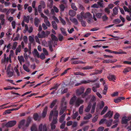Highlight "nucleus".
I'll list each match as a JSON object with an SVG mask.
<instances>
[{
  "label": "nucleus",
  "instance_id": "1",
  "mask_svg": "<svg viewBox=\"0 0 131 131\" xmlns=\"http://www.w3.org/2000/svg\"><path fill=\"white\" fill-rule=\"evenodd\" d=\"M84 102L83 100L79 98L77 100V97L76 96H74L70 99V105H73L74 102L75 103V106L76 107H79L80 104H82Z\"/></svg>",
  "mask_w": 131,
  "mask_h": 131
},
{
  "label": "nucleus",
  "instance_id": "2",
  "mask_svg": "<svg viewBox=\"0 0 131 131\" xmlns=\"http://www.w3.org/2000/svg\"><path fill=\"white\" fill-rule=\"evenodd\" d=\"M16 121H11L8 122L5 125L7 127H11L15 125L16 124Z\"/></svg>",
  "mask_w": 131,
  "mask_h": 131
},
{
  "label": "nucleus",
  "instance_id": "3",
  "mask_svg": "<svg viewBox=\"0 0 131 131\" xmlns=\"http://www.w3.org/2000/svg\"><path fill=\"white\" fill-rule=\"evenodd\" d=\"M42 131H47V128L45 124L43 126L42 124H40L38 128V131H42Z\"/></svg>",
  "mask_w": 131,
  "mask_h": 131
},
{
  "label": "nucleus",
  "instance_id": "4",
  "mask_svg": "<svg viewBox=\"0 0 131 131\" xmlns=\"http://www.w3.org/2000/svg\"><path fill=\"white\" fill-rule=\"evenodd\" d=\"M85 89L84 87H82L76 91V93L79 95H80L83 93Z\"/></svg>",
  "mask_w": 131,
  "mask_h": 131
},
{
  "label": "nucleus",
  "instance_id": "5",
  "mask_svg": "<svg viewBox=\"0 0 131 131\" xmlns=\"http://www.w3.org/2000/svg\"><path fill=\"white\" fill-rule=\"evenodd\" d=\"M113 111H109L103 117L104 118L108 117L109 118H111L113 115Z\"/></svg>",
  "mask_w": 131,
  "mask_h": 131
},
{
  "label": "nucleus",
  "instance_id": "6",
  "mask_svg": "<svg viewBox=\"0 0 131 131\" xmlns=\"http://www.w3.org/2000/svg\"><path fill=\"white\" fill-rule=\"evenodd\" d=\"M81 15H82L83 18H86L89 17H91V15L89 13H87L84 14L83 12H82L81 13Z\"/></svg>",
  "mask_w": 131,
  "mask_h": 131
},
{
  "label": "nucleus",
  "instance_id": "7",
  "mask_svg": "<svg viewBox=\"0 0 131 131\" xmlns=\"http://www.w3.org/2000/svg\"><path fill=\"white\" fill-rule=\"evenodd\" d=\"M38 36L40 38H45L46 36V35L45 32L43 31H42L41 34L39 33L38 34Z\"/></svg>",
  "mask_w": 131,
  "mask_h": 131
},
{
  "label": "nucleus",
  "instance_id": "8",
  "mask_svg": "<svg viewBox=\"0 0 131 131\" xmlns=\"http://www.w3.org/2000/svg\"><path fill=\"white\" fill-rule=\"evenodd\" d=\"M91 91V88H88L85 93L82 95V97L84 98L86 96L90 93Z\"/></svg>",
  "mask_w": 131,
  "mask_h": 131
},
{
  "label": "nucleus",
  "instance_id": "9",
  "mask_svg": "<svg viewBox=\"0 0 131 131\" xmlns=\"http://www.w3.org/2000/svg\"><path fill=\"white\" fill-rule=\"evenodd\" d=\"M7 74L8 75L9 77H10L13 75V72L10 71V69L9 68V67H8L7 70Z\"/></svg>",
  "mask_w": 131,
  "mask_h": 131
},
{
  "label": "nucleus",
  "instance_id": "10",
  "mask_svg": "<svg viewBox=\"0 0 131 131\" xmlns=\"http://www.w3.org/2000/svg\"><path fill=\"white\" fill-rule=\"evenodd\" d=\"M48 107L47 106L45 107L44 109H43L42 113V116L43 117H45L47 114Z\"/></svg>",
  "mask_w": 131,
  "mask_h": 131
},
{
  "label": "nucleus",
  "instance_id": "11",
  "mask_svg": "<svg viewBox=\"0 0 131 131\" xmlns=\"http://www.w3.org/2000/svg\"><path fill=\"white\" fill-rule=\"evenodd\" d=\"M33 117L35 121L37 120L39 121L40 119V117H39L38 113H35L33 115Z\"/></svg>",
  "mask_w": 131,
  "mask_h": 131
},
{
  "label": "nucleus",
  "instance_id": "12",
  "mask_svg": "<svg viewBox=\"0 0 131 131\" xmlns=\"http://www.w3.org/2000/svg\"><path fill=\"white\" fill-rule=\"evenodd\" d=\"M128 120L126 116L123 117L122 118L121 123L122 124H126L128 123Z\"/></svg>",
  "mask_w": 131,
  "mask_h": 131
},
{
  "label": "nucleus",
  "instance_id": "13",
  "mask_svg": "<svg viewBox=\"0 0 131 131\" xmlns=\"http://www.w3.org/2000/svg\"><path fill=\"white\" fill-rule=\"evenodd\" d=\"M107 78L110 81H113L114 82V80L116 79V77L114 75H110L107 76Z\"/></svg>",
  "mask_w": 131,
  "mask_h": 131
},
{
  "label": "nucleus",
  "instance_id": "14",
  "mask_svg": "<svg viewBox=\"0 0 131 131\" xmlns=\"http://www.w3.org/2000/svg\"><path fill=\"white\" fill-rule=\"evenodd\" d=\"M61 110L59 113V114L60 115H61L63 113L66 109V106H61Z\"/></svg>",
  "mask_w": 131,
  "mask_h": 131
},
{
  "label": "nucleus",
  "instance_id": "15",
  "mask_svg": "<svg viewBox=\"0 0 131 131\" xmlns=\"http://www.w3.org/2000/svg\"><path fill=\"white\" fill-rule=\"evenodd\" d=\"M131 71V67H127L126 68H124L123 71V72L124 73Z\"/></svg>",
  "mask_w": 131,
  "mask_h": 131
},
{
  "label": "nucleus",
  "instance_id": "16",
  "mask_svg": "<svg viewBox=\"0 0 131 131\" xmlns=\"http://www.w3.org/2000/svg\"><path fill=\"white\" fill-rule=\"evenodd\" d=\"M57 100L56 99H55L53 101L51 104L50 107L51 108H53L57 103Z\"/></svg>",
  "mask_w": 131,
  "mask_h": 131
},
{
  "label": "nucleus",
  "instance_id": "17",
  "mask_svg": "<svg viewBox=\"0 0 131 131\" xmlns=\"http://www.w3.org/2000/svg\"><path fill=\"white\" fill-rule=\"evenodd\" d=\"M52 25L53 28L55 30H56L57 29V25L55 21H52Z\"/></svg>",
  "mask_w": 131,
  "mask_h": 131
},
{
  "label": "nucleus",
  "instance_id": "18",
  "mask_svg": "<svg viewBox=\"0 0 131 131\" xmlns=\"http://www.w3.org/2000/svg\"><path fill=\"white\" fill-rule=\"evenodd\" d=\"M66 115L65 114H63L60 117L59 119V122L60 123H62L64 120Z\"/></svg>",
  "mask_w": 131,
  "mask_h": 131
},
{
  "label": "nucleus",
  "instance_id": "19",
  "mask_svg": "<svg viewBox=\"0 0 131 131\" xmlns=\"http://www.w3.org/2000/svg\"><path fill=\"white\" fill-rule=\"evenodd\" d=\"M75 14V12L72 10H70L69 12V15L72 16H74Z\"/></svg>",
  "mask_w": 131,
  "mask_h": 131
},
{
  "label": "nucleus",
  "instance_id": "20",
  "mask_svg": "<svg viewBox=\"0 0 131 131\" xmlns=\"http://www.w3.org/2000/svg\"><path fill=\"white\" fill-rule=\"evenodd\" d=\"M113 122L112 119H110L108 121L106 120V124L107 126L110 127L112 125V123Z\"/></svg>",
  "mask_w": 131,
  "mask_h": 131
},
{
  "label": "nucleus",
  "instance_id": "21",
  "mask_svg": "<svg viewBox=\"0 0 131 131\" xmlns=\"http://www.w3.org/2000/svg\"><path fill=\"white\" fill-rule=\"evenodd\" d=\"M60 30L62 34L64 36H67V34L66 31L65 29L63 28H61L60 29Z\"/></svg>",
  "mask_w": 131,
  "mask_h": 131
},
{
  "label": "nucleus",
  "instance_id": "22",
  "mask_svg": "<svg viewBox=\"0 0 131 131\" xmlns=\"http://www.w3.org/2000/svg\"><path fill=\"white\" fill-rule=\"evenodd\" d=\"M25 120L24 119L22 120L20 122L19 124L18 125V127L20 128L25 123Z\"/></svg>",
  "mask_w": 131,
  "mask_h": 131
},
{
  "label": "nucleus",
  "instance_id": "23",
  "mask_svg": "<svg viewBox=\"0 0 131 131\" xmlns=\"http://www.w3.org/2000/svg\"><path fill=\"white\" fill-rule=\"evenodd\" d=\"M70 20L73 23H74L75 25H77L78 24V22L77 19L74 18H72L70 19Z\"/></svg>",
  "mask_w": 131,
  "mask_h": 131
},
{
  "label": "nucleus",
  "instance_id": "24",
  "mask_svg": "<svg viewBox=\"0 0 131 131\" xmlns=\"http://www.w3.org/2000/svg\"><path fill=\"white\" fill-rule=\"evenodd\" d=\"M33 54L35 56H36L38 58H39V54L37 50L35 49L34 50V51L32 52Z\"/></svg>",
  "mask_w": 131,
  "mask_h": 131
},
{
  "label": "nucleus",
  "instance_id": "25",
  "mask_svg": "<svg viewBox=\"0 0 131 131\" xmlns=\"http://www.w3.org/2000/svg\"><path fill=\"white\" fill-rule=\"evenodd\" d=\"M30 17L28 15L26 17L25 16L24 17V20L25 22H26L27 23H28L29 22V19Z\"/></svg>",
  "mask_w": 131,
  "mask_h": 131
},
{
  "label": "nucleus",
  "instance_id": "26",
  "mask_svg": "<svg viewBox=\"0 0 131 131\" xmlns=\"http://www.w3.org/2000/svg\"><path fill=\"white\" fill-rule=\"evenodd\" d=\"M58 114V112L57 110H55L53 113V118H57Z\"/></svg>",
  "mask_w": 131,
  "mask_h": 131
},
{
  "label": "nucleus",
  "instance_id": "27",
  "mask_svg": "<svg viewBox=\"0 0 131 131\" xmlns=\"http://www.w3.org/2000/svg\"><path fill=\"white\" fill-rule=\"evenodd\" d=\"M93 67L92 66H87L85 67H83L82 69L83 70H89L93 69Z\"/></svg>",
  "mask_w": 131,
  "mask_h": 131
},
{
  "label": "nucleus",
  "instance_id": "28",
  "mask_svg": "<svg viewBox=\"0 0 131 131\" xmlns=\"http://www.w3.org/2000/svg\"><path fill=\"white\" fill-rule=\"evenodd\" d=\"M108 108V107L107 106H105L103 110L101 112V115H102L103 114H104L105 112L107 111Z\"/></svg>",
  "mask_w": 131,
  "mask_h": 131
},
{
  "label": "nucleus",
  "instance_id": "29",
  "mask_svg": "<svg viewBox=\"0 0 131 131\" xmlns=\"http://www.w3.org/2000/svg\"><path fill=\"white\" fill-rule=\"evenodd\" d=\"M84 106L82 105L79 108V112L80 114H82L83 113Z\"/></svg>",
  "mask_w": 131,
  "mask_h": 131
},
{
  "label": "nucleus",
  "instance_id": "30",
  "mask_svg": "<svg viewBox=\"0 0 131 131\" xmlns=\"http://www.w3.org/2000/svg\"><path fill=\"white\" fill-rule=\"evenodd\" d=\"M102 72V70H95V71L92 73L93 75L97 74H100Z\"/></svg>",
  "mask_w": 131,
  "mask_h": 131
},
{
  "label": "nucleus",
  "instance_id": "31",
  "mask_svg": "<svg viewBox=\"0 0 131 131\" xmlns=\"http://www.w3.org/2000/svg\"><path fill=\"white\" fill-rule=\"evenodd\" d=\"M96 104V103L95 102L93 104L92 106L91 110V113L92 114L94 113V112Z\"/></svg>",
  "mask_w": 131,
  "mask_h": 131
},
{
  "label": "nucleus",
  "instance_id": "32",
  "mask_svg": "<svg viewBox=\"0 0 131 131\" xmlns=\"http://www.w3.org/2000/svg\"><path fill=\"white\" fill-rule=\"evenodd\" d=\"M31 131H38L35 125H33L31 128Z\"/></svg>",
  "mask_w": 131,
  "mask_h": 131
},
{
  "label": "nucleus",
  "instance_id": "33",
  "mask_svg": "<svg viewBox=\"0 0 131 131\" xmlns=\"http://www.w3.org/2000/svg\"><path fill=\"white\" fill-rule=\"evenodd\" d=\"M92 116V115L90 114H89L86 116L84 117V119L85 120L88 119H90Z\"/></svg>",
  "mask_w": 131,
  "mask_h": 131
},
{
  "label": "nucleus",
  "instance_id": "34",
  "mask_svg": "<svg viewBox=\"0 0 131 131\" xmlns=\"http://www.w3.org/2000/svg\"><path fill=\"white\" fill-rule=\"evenodd\" d=\"M91 105L89 104L85 110V111L86 112H88L91 109Z\"/></svg>",
  "mask_w": 131,
  "mask_h": 131
},
{
  "label": "nucleus",
  "instance_id": "35",
  "mask_svg": "<svg viewBox=\"0 0 131 131\" xmlns=\"http://www.w3.org/2000/svg\"><path fill=\"white\" fill-rule=\"evenodd\" d=\"M23 68L26 71L29 72L30 71V70L28 68V67L25 65V64H24L23 65Z\"/></svg>",
  "mask_w": 131,
  "mask_h": 131
},
{
  "label": "nucleus",
  "instance_id": "36",
  "mask_svg": "<svg viewBox=\"0 0 131 131\" xmlns=\"http://www.w3.org/2000/svg\"><path fill=\"white\" fill-rule=\"evenodd\" d=\"M121 22V21L119 19H114L113 21V23L115 24H118L119 23Z\"/></svg>",
  "mask_w": 131,
  "mask_h": 131
},
{
  "label": "nucleus",
  "instance_id": "37",
  "mask_svg": "<svg viewBox=\"0 0 131 131\" xmlns=\"http://www.w3.org/2000/svg\"><path fill=\"white\" fill-rule=\"evenodd\" d=\"M113 12L115 15H116L118 14V9L117 7H115L113 9Z\"/></svg>",
  "mask_w": 131,
  "mask_h": 131
},
{
  "label": "nucleus",
  "instance_id": "38",
  "mask_svg": "<svg viewBox=\"0 0 131 131\" xmlns=\"http://www.w3.org/2000/svg\"><path fill=\"white\" fill-rule=\"evenodd\" d=\"M103 63H113L114 62L111 60H106L103 61Z\"/></svg>",
  "mask_w": 131,
  "mask_h": 131
},
{
  "label": "nucleus",
  "instance_id": "39",
  "mask_svg": "<svg viewBox=\"0 0 131 131\" xmlns=\"http://www.w3.org/2000/svg\"><path fill=\"white\" fill-rule=\"evenodd\" d=\"M47 19H44V22L45 23L46 26L48 27H50L51 24L49 21Z\"/></svg>",
  "mask_w": 131,
  "mask_h": 131
},
{
  "label": "nucleus",
  "instance_id": "40",
  "mask_svg": "<svg viewBox=\"0 0 131 131\" xmlns=\"http://www.w3.org/2000/svg\"><path fill=\"white\" fill-rule=\"evenodd\" d=\"M75 75H80L82 76H85L86 74L82 72H77L74 73Z\"/></svg>",
  "mask_w": 131,
  "mask_h": 131
},
{
  "label": "nucleus",
  "instance_id": "41",
  "mask_svg": "<svg viewBox=\"0 0 131 131\" xmlns=\"http://www.w3.org/2000/svg\"><path fill=\"white\" fill-rule=\"evenodd\" d=\"M53 113V111L52 110L50 112L49 117V120L50 121H51L52 120Z\"/></svg>",
  "mask_w": 131,
  "mask_h": 131
},
{
  "label": "nucleus",
  "instance_id": "42",
  "mask_svg": "<svg viewBox=\"0 0 131 131\" xmlns=\"http://www.w3.org/2000/svg\"><path fill=\"white\" fill-rule=\"evenodd\" d=\"M17 44V42L16 41H15L13 43L12 48V49L15 50L16 48Z\"/></svg>",
  "mask_w": 131,
  "mask_h": 131
},
{
  "label": "nucleus",
  "instance_id": "43",
  "mask_svg": "<svg viewBox=\"0 0 131 131\" xmlns=\"http://www.w3.org/2000/svg\"><path fill=\"white\" fill-rule=\"evenodd\" d=\"M51 38L53 40L57 41L58 39L56 36L53 34L51 35Z\"/></svg>",
  "mask_w": 131,
  "mask_h": 131
},
{
  "label": "nucleus",
  "instance_id": "44",
  "mask_svg": "<svg viewBox=\"0 0 131 131\" xmlns=\"http://www.w3.org/2000/svg\"><path fill=\"white\" fill-rule=\"evenodd\" d=\"M18 59L19 61H23V62L24 61V58L23 56H21L20 57L18 56Z\"/></svg>",
  "mask_w": 131,
  "mask_h": 131
},
{
  "label": "nucleus",
  "instance_id": "45",
  "mask_svg": "<svg viewBox=\"0 0 131 131\" xmlns=\"http://www.w3.org/2000/svg\"><path fill=\"white\" fill-rule=\"evenodd\" d=\"M77 18L79 21H81L82 20L83 17H82L81 14L80 15H77Z\"/></svg>",
  "mask_w": 131,
  "mask_h": 131
},
{
  "label": "nucleus",
  "instance_id": "46",
  "mask_svg": "<svg viewBox=\"0 0 131 131\" xmlns=\"http://www.w3.org/2000/svg\"><path fill=\"white\" fill-rule=\"evenodd\" d=\"M39 20L38 19H35L34 21V24L36 26L38 27V26Z\"/></svg>",
  "mask_w": 131,
  "mask_h": 131
},
{
  "label": "nucleus",
  "instance_id": "47",
  "mask_svg": "<svg viewBox=\"0 0 131 131\" xmlns=\"http://www.w3.org/2000/svg\"><path fill=\"white\" fill-rule=\"evenodd\" d=\"M57 118H53L52 122L51 123L52 124H55L57 123Z\"/></svg>",
  "mask_w": 131,
  "mask_h": 131
},
{
  "label": "nucleus",
  "instance_id": "48",
  "mask_svg": "<svg viewBox=\"0 0 131 131\" xmlns=\"http://www.w3.org/2000/svg\"><path fill=\"white\" fill-rule=\"evenodd\" d=\"M60 10L61 11H63L64 10L65 7L63 4H61L60 5Z\"/></svg>",
  "mask_w": 131,
  "mask_h": 131
},
{
  "label": "nucleus",
  "instance_id": "49",
  "mask_svg": "<svg viewBox=\"0 0 131 131\" xmlns=\"http://www.w3.org/2000/svg\"><path fill=\"white\" fill-rule=\"evenodd\" d=\"M66 124V122L64 121L63 122L61 125L60 126V128L61 129H63L64 128Z\"/></svg>",
  "mask_w": 131,
  "mask_h": 131
},
{
  "label": "nucleus",
  "instance_id": "50",
  "mask_svg": "<svg viewBox=\"0 0 131 131\" xmlns=\"http://www.w3.org/2000/svg\"><path fill=\"white\" fill-rule=\"evenodd\" d=\"M50 126L51 127V131L52 130H54L56 128V126L55 124L51 123L50 124Z\"/></svg>",
  "mask_w": 131,
  "mask_h": 131
},
{
  "label": "nucleus",
  "instance_id": "51",
  "mask_svg": "<svg viewBox=\"0 0 131 131\" xmlns=\"http://www.w3.org/2000/svg\"><path fill=\"white\" fill-rule=\"evenodd\" d=\"M71 8L73 9L77 10V9L76 6L75 5V4L74 3H72L71 5Z\"/></svg>",
  "mask_w": 131,
  "mask_h": 131
},
{
  "label": "nucleus",
  "instance_id": "52",
  "mask_svg": "<svg viewBox=\"0 0 131 131\" xmlns=\"http://www.w3.org/2000/svg\"><path fill=\"white\" fill-rule=\"evenodd\" d=\"M45 56L42 53H41L40 55L39 56V58H40L42 60H44L45 58Z\"/></svg>",
  "mask_w": 131,
  "mask_h": 131
},
{
  "label": "nucleus",
  "instance_id": "53",
  "mask_svg": "<svg viewBox=\"0 0 131 131\" xmlns=\"http://www.w3.org/2000/svg\"><path fill=\"white\" fill-rule=\"evenodd\" d=\"M59 19L61 21L62 23V24L63 25H65L66 24V22L65 20L63 19H62L61 17H59Z\"/></svg>",
  "mask_w": 131,
  "mask_h": 131
},
{
  "label": "nucleus",
  "instance_id": "54",
  "mask_svg": "<svg viewBox=\"0 0 131 131\" xmlns=\"http://www.w3.org/2000/svg\"><path fill=\"white\" fill-rule=\"evenodd\" d=\"M29 40L31 43H32L34 41L33 38L31 36H29Z\"/></svg>",
  "mask_w": 131,
  "mask_h": 131
},
{
  "label": "nucleus",
  "instance_id": "55",
  "mask_svg": "<svg viewBox=\"0 0 131 131\" xmlns=\"http://www.w3.org/2000/svg\"><path fill=\"white\" fill-rule=\"evenodd\" d=\"M71 69V68H68L66 70H65L61 74V76H62L64 74H66L67 73V71L69 70L70 69Z\"/></svg>",
  "mask_w": 131,
  "mask_h": 131
},
{
  "label": "nucleus",
  "instance_id": "56",
  "mask_svg": "<svg viewBox=\"0 0 131 131\" xmlns=\"http://www.w3.org/2000/svg\"><path fill=\"white\" fill-rule=\"evenodd\" d=\"M63 37L61 34H60L58 36V39L59 41H61L62 40Z\"/></svg>",
  "mask_w": 131,
  "mask_h": 131
},
{
  "label": "nucleus",
  "instance_id": "57",
  "mask_svg": "<svg viewBox=\"0 0 131 131\" xmlns=\"http://www.w3.org/2000/svg\"><path fill=\"white\" fill-rule=\"evenodd\" d=\"M43 51L45 55L47 56L48 55V53L46 49L45 48L43 49Z\"/></svg>",
  "mask_w": 131,
  "mask_h": 131
},
{
  "label": "nucleus",
  "instance_id": "58",
  "mask_svg": "<svg viewBox=\"0 0 131 131\" xmlns=\"http://www.w3.org/2000/svg\"><path fill=\"white\" fill-rule=\"evenodd\" d=\"M78 115V112H76L74 114H73L72 117L73 119H75Z\"/></svg>",
  "mask_w": 131,
  "mask_h": 131
},
{
  "label": "nucleus",
  "instance_id": "59",
  "mask_svg": "<svg viewBox=\"0 0 131 131\" xmlns=\"http://www.w3.org/2000/svg\"><path fill=\"white\" fill-rule=\"evenodd\" d=\"M102 15V13H98L96 14V17L98 18H101Z\"/></svg>",
  "mask_w": 131,
  "mask_h": 131
},
{
  "label": "nucleus",
  "instance_id": "60",
  "mask_svg": "<svg viewBox=\"0 0 131 131\" xmlns=\"http://www.w3.org/2000/svg\"><path fill=\"white\" fill-rule=\"evenodd\" d=\"M98 118V117L97 116H96L92 120V122L94 123L95 122L97 121Z\"/></svg>",
  "mask_w": 131,
  "mask_h": 131
},
{
  "label": "nucleus",
  "instance_id": "61",
  "mask_svg": "<svg viewBox=\"0 0 131 131\" xmlns=\"http://www.w3.org/2000/svg\"><path fill=\"white\" fill-rule=\"evenodd\" d=\"M23 40L25 43H27V42L28 38L27 36H24L23 37Z\"/></svg>",
  "mask_w": 131,
  "mask_h": 131
},
{
  "label": "nucleus",
  "instance_id": "62",
  "mask_svg": "<svg viewBox=\"0 0 131 131\" xmlns=\"http://www.w3.org/2000/svg\"><path fill=\"white\" fill-rule=\"evenodd\" d=\"M119 116V114L117 113H116L114 117V119H117Z\"/></svg>",
  "mask_w": 131,
  "mask_h": 131
},
{
  "label": "nucleus",
  "instance_id": "63",
  "mask_svg": "<svg viewBox=\"0 0 131 131\" xmlns=\"http://www.w3.org/2000/svg\"><path fill=\"white\" fill-rule=\"evenodd\" d=\"M109 9L108 7H106L104 9L105 12L108 14H109L110 13V10Z\"/></svg>",
  "mask_w": 131,
  "mask_h": 131
},
{
  "label": "nucleus",
  "instance_id": "64",
  "mask_svg": "<svg viewBox=\"0 0 131 131\" xmlns=\"http://www.w3.org/2000/svg\"><path fill=\"white\" fill-rule=\"evenodd\" d=\"M48 45L50 50L52 52L53 51V49L51 44V43H49Z\"/></svg>",
  "mask_w": 131,
  "mask_h": 131
}]
</instances>
